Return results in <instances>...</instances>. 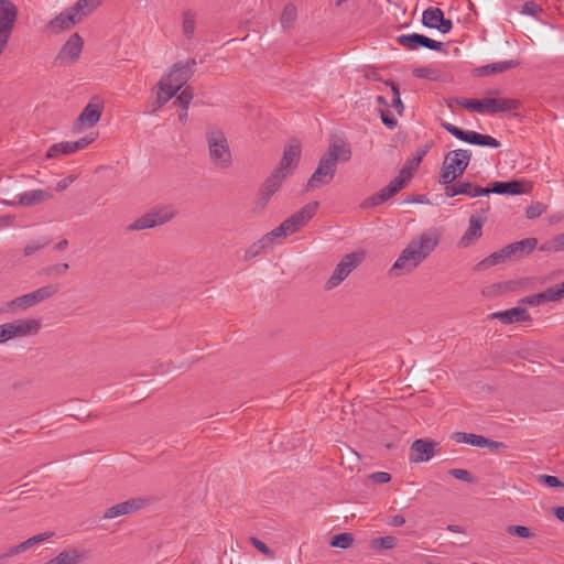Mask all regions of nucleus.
<instances>
[{"label":"nucleus","instance_id":"f257e3e1","mask_svg":"<svg viewBox=\"0 0 564 564\" xmlns=\"http://www.w3.org/2000/svg\"><path fill=\"white\" fill-rule=\"evenodd\" d=\"M441 232L430 228L414 237L402 250L390 273L401 276L415 270L440 245Z\"/></svg>","mask_w":564,"mask_h":564},{"label":"nucleus","instance_id":"f03ea898","mask_svg":"<svg viewBox=\"0 0 564 564\" xmlns=\"http://www.w3.org/2000/svg\"><path fill=\"white\" fill-rule=\"evenodd\" d=\"M471 159V152L465 149H457L449 151L443 161L438 183L441 185L452 184L457 177H459Z\"/></svg>","mask_w":564,"mask_h":564},{"label":"nucleus","instance_id":"7ed1b4c3","mask_svg":"<svg viewBox=\"0 0 564 564\" xmlns=\"http://www.w3.org/2000/svg\"><path fill=\"white\" fill-rule=\"evenodd\" d=\"M210 162L218 169L227 170L232 164L231 151L225 133L218 129L206 132Z\"/></svg>","mask_w":564,"mask_h":564},{"label":"nucleus","instance_id":"20e7f679","mask_svg":"<svg viewBox=\"0 0 564 564\" xmlns=\"http://www.w3.org/2000/svg\"><path fill=\"white\" fill-rule=\"evenodd\" d=\"M18 12V7L11 0H0V55L8 45Z\"/></svg>","mask_w":564,"mask_h":564},{"label":"nucleus","instance_id":"39448f33","mask_svg":"<svg viewBox=\"0 0 564 564\" xmlns=\"http://www.w3.org/2000/svg\"><path fill=\"white\" fill-rule=\"evenodd\" d=\"M362 259V252H351L346 254L326 281L325 289L333 290L337 288L361 263Z\"/></svg>","mask_w":564,"mask_h":564},{"label":"nucleus","instance_id":"423d86ee","mask_svg":"<svg viewBox=\"0 0 564 564\" xmlns=\"http://www.w3.org/2000/svg\"><path fill=\"white\" fill-rule=\"evenodd\" d=\"M442 128H444L448 133L454 135L460 141L467 142L469 144L480 145V147H489V148H499L500 142L489 135V134H481L477 131L471 130H463L449 122H442Z\"/></svg>","mask_w":564,"mask_h":564},{"label":"nucleus","instance_id":"0eeeda50","mask_svg":"<svg viewBox=\"0 0 564 564\" xmlns=\"http://www.w3.org/2000/svg\"><path fill=\"white\" fill-rule=\"evenodd\" d=\"M174 217V212L171 207H160L152 209L151 212L137 218L132 224L128 226V230H144L161 226L170 221Z\"/></svg>","mask_w":564,"mask_h":564},{"label":"nucleus","instance_id":"6e6552de","mask_svg":"<svg viewBox=\"0 0 564 564\" xmlns=\"http://www.w3.org/2000/svg\"><path fill=\"white\" fill-rule=\"evenodd\" d=\"M480 214H471L469 217V225L463 237L460 238L458 246L462 248H468L475 243L482 236V227L487 220L486 214L489 212V203H480Z\"/></svg>","mask_w":564,"mask_h":564},{"label":"nucleus","instance_id":"1a4fd4ad","mask_svg":"<svg viewBox=\"0 0 564 564\" xmlns=\"http://www.w3.org/2000/svg\"><path fill=\"white\" fill-rule=\"evenodd\" d=\"M196 64L195 58L177 62L162 79L180 90L193 77Z\"/></svg>","mask_w":564,"mask_h":564},{"label":"nucleus","instance_id":"9d476101","mask_svg":"<svg viewBox=\"0 0 564 564\" xmlns=\"http://www.w3.org/2000/svg\"><path fill=\"white\" fill-rule=\"evenodd\" d=\"M336 164L323 155L319 159L317 169L310 177L306 188L313 189L329 184L336 174Z\"/></svg>","mask_w":564,"mask_h":564},{"label":"nucleus","instance_id":"9b49d317","mask_svg":"<svg viewBox=\"0 0 564 564\" xmlns=\"http://www.w3.org/2000/svg\"><path fill=\"white\" fill-rule=\"evenodd\" d=\"M88 14H82V10H75V4L61 12L57 17L51 20L46 25V31L52 33H58L65 30H69L76 23L80 22Z\"/></svg>","mask_w":564,"mask_h":564},{"label":"nucleus","instance_id":"f8f14e48","mask_svg":"<svg viewBox=\"0 0 564 564\" xmlns=\"http://www.w3.org/2000/svg\"><path fill=\"white\" fill-rule=\"evenodd\" d=\"M397 42L409 51H416L420 47H425L440 52L444 48V43L420 33L401 34L397 37Z\"/></svg>","mask_w":564,"mask_h":564},{"label":"nucleus","instance_id":"ddd939ff","mask_svg":"<svg viewBox=\"0 0 564 564\" xmlns=\"http://www.w3.org/2000/svg\"><path fill=\"white\" fill-rule=\"evenodd\" d=\"M96 137H97V134L91 132L88 135H85V137L78 139L77 141H64V142L54 143L48 148V150L46 152V158L52 159V158H57L62 154L68 155V154L75 153V152L86 148L91 142H94Z\"/></svg>","mask_w":564,"mask_h":564},{"label":"nucleus","instance_id":"4468645a","mask_svg":"<svg viewBox=\"0 0 564 564\" xmlns=\"http://www.w3.org/2000/svg\"><path fill=\"white\" fill-rule=\"evenodd\" d=\"M83 39L79 34L74 33L61 47L58 54L55 57V62L59 65H70L75 63L83 51Z\"/></svg>","mask_w":564,"mask_h":564},{"label":"nucleus","instance_id":"2eb2a0df","mask_svg":"<svg viewBox=\"0 0 564 564\" xmlns=\"http://www.w3.org/2000/svg\"><path fill=\"white\" fill-rule=\"evenodd\" d=\"M319 203L312 202L303 206L299 212L294 213L292 216L283 220V224L286 226V230L290 235L296 232L302 227H304L308 220L313 218L318 209Z\"/></svg>","mask_w":564,"mask_h":564},{"label":"nucleus","instance_id":"dca6fc26","mask_svg":"<svg viewBox=\"0 0 564 564\" xmlns=\"http://www.w3.org/2000/svg\"><path fill=\"white\" fill-rule=\"evenodd\" d=\"M148 499L142 497H135L128 499L123 502L117 503L110 508H108L102 516V519H115L122 516L132 514L142 508H144L148 503Z\"/></svg>","mask_w":564,"mask_h":564},{"label":"nucleus","instance_id":"f3484780","mask_svg":"<svg viewBox=\"0 0 564 564\" xmlns=\"http://www.w3.org/2000/svg\"><path fill=\"white\" fill-rule=\"evenodd\" d=\"M422 23L430 29H436L441 33L446 34L451 32L453 22L445 19L444 12L440 8L430 7L423 11Z\"/></svg>","mask_w":564,"mask_h":564},{"label":"nucleus","instance_id":"a211bd4d","mask_svg":"<svg viewBox=\"0 0 564 564\" xmlns=\"http://www.w3.org/2000/svg\"><path fill=\"white\" fill-rule=\"evenodd\" d=\"M531 186L527 182L520 180H512L508 182L495 181L489 183L486 191L498 195H521L529 192Z\"/></svg>","mask_w":564,"mask_h":564},{"label":"nucleus","instance_id":"6ab92c4d","mask_svg":"<svg viewBox=\"0 0 564 564\" xmlns=\"http://www.w3.org/2000/svg\"><path fill=\"white\" fill-rule=\"evenodd\" d=\"M437 443L426 440L419 438L415 440L410 448V460L413 463H423L429 462L435 455V446Z\"/></svg>","mask_w":564,"mask_h":564},{"label":"nucleus","instance_id":"aec40b11","mask_svg":"<svg viewBox=\"0 0 564 564\" xmlns=\"http://www.w3.org/2000/svg\"><path fill=\"white\" fill-rule=\"evenodd\" d=\"M445 195L447 197H454L456 195L478 197L489 195V191H486V187L474 185L470 182H453L452 184L445 185Z\"/></svg>","mask_w":564,"mask_h":564},{"label":"nucleus","instance_id":"412c9836","mask_svg":"<svg viewBox=\"0 0 564 564\" xmlns=\"http://www.w3.org/2000/svg\"><path fill=\"white\" fill-rule=\"evenodd\" d=\"M327 159L337 165V162H348L351 158L349 143L341 138H333L328 145V151L324 154Z\"/></svg>","mask_w":564,"mask_h":564},{"label":"nucleus","instance_id":"4be33fe9","mask_svg":"<svg viewBox=\"0 0 564 564\" xmlns=\"http://www.w3.org/2000/svg\"><path fill=\"white\" fill-rule=\"evenodd\" d=\"M301 158V147L299 143L289 144L284 148L282 159L276 169L286 174H292L296 169Z\"/></svg>","mask_w":564,"mask_h":564},{"label":"nucleus","instance_id":"5701e85b","mask_svg":"<svg viewBox=\"0 0 564 564\" xmlns=\"http://www.w3.org/2000/svg\"><path fill=\"white\" fill-rule=\"evenodd\" d=\"M490 318L499 319L501 323L506 325L531 321L529 312L525 308L519 306L501 312L491 313Z\"/></svg>","mask_w":564,"mask_h":564},{"label":"nucleus","instance_id":"b1692460","mask_svg":"<svg viewBox=\"0 0 564 564\" xmlns=\"http://www.w3.org/2000/svg\"><path fill=\"white\" fill-rule=\"evenodd\" d=\"M52 198V194L44 189H31L18 195V202H7L4 204L9 206L21 205L24 207L35 206L44 200Z\"/></svg>","mask_w":564,"mask_h":564},{"label":"nucleus","instance_id":"393cba45","mask_svg":"<svg viewBox=\"0 0 564 564\" xmlns=\"http://www.w3.org/2000/svg\"><path fill=\"white\" fill-rule=\"evenodd\" d=\"M12 328L13 338L15 337H24L30 334H36L41 328V323L39 319L29 318V319H18L10 323Z\"/></svg>","mask_w":564,"mask_h":564},{"label":"nucleus","instance_id":"a878e982","mask_svg":"<svg viewBox=\"0 0 564 564\" xmlns=\"http://www.w3.org/2000/svg\"><path fill=\"white\" fill-rule=\"evenodd\" d=\"M487 112L498 113L511 110H518L521 102L513 98H487Z\"/></svg>","mask_w":564,"mask_h":564},{"label":"nucleus","instance_id":"bb28decb","mask_svg":"<svg viewBox=\"0 0 564 564\" xmlns=\"http://www.w3.org/2000/svg\"><path fill=\"white\" fill-rule=\"evenodd\" d=\"M536 238H525L507 245L510 258H521L530 254L538 247Z\"/></svg>","mask_w":564,"mask_h":564},{"label":"nucleus","instance_id":"cd10ccee","mask_svg":"<svg viewBox=\"0 0 564 564\" xmlns=\"http://www.w3.org/2000/svg\"><path fill=\"white\" fill-rule=\"evenodd\" d=\"M53 535H54L53 532H44V533L34 535L20 544L9 547V550L3 554V557H10V556L18 555L22 552H25L26 550L31 549L35 544L46 541Z\"/></svg>","mask_w":564,"mask_h":564},{"label":"nucleus","instance_id":"c85d7f7f","mask_svg":"<svg viewBox=\"0 0 564 564\" xmlns=\"http://www.w3.org/2000/svg\"><path fill=\"white\" fill-rule=\"evenodd\" d=\"M101 116V107L97 104H88L76 120L75 126H95Z\"/></svg>","mask_w":564,"mask_h":564},{"label":"nucleus","instance_id":"c756f323","mask_svg":"<svg viewBox=\"0 0 564 564\" xmlns=\"http://www.w3.org/2000/svg\"><path fill=\"white\" fill-rule=\"evenodd\" d=\"M508 259H511L507 249V246L498 251L492 252L475 265L476 271H485L497 264L503 263Z\"/></svg>","mask_w":564,"mask_h":564},{"label":"nucleus","instance_id":"7c9ffc66","mask_svg":"<svg viewBox=\"0 0 564 564\" xmlns=\"http://www.w3.org/2000/svg\"><path fill=\"white\" fill-rule=\"evenodd\" d=\"M455 105L462 106L465 109L478 113H484L487 111V98L479 99H467V98H453L447 101V107L453 109Z\"/></svg>","mask_w":564,"mask_h":564},{"label":"nucleus","instance_id":"2f4dec72","mask_svg":"<svg viewBox=\"0 0 564 564\" xmlns=\"http://www.w3.org/2000/svg\"><path fill=\"white\" fill-rule=\"evenodd\" d=\"M411 177L412 173L410 172V169L402 167L399 174L386 186L387 194H390L393 197L406 185Z\"/></svg>","mask_w":564,"mask_h":564},{"label":"nucleus","instance_id":"473e14b6","mask_svg":"<svg viewBox=\"0 0 564 564\" xmlns=\"http://www.w3.org/2000/svg\"><path fill=\"white\" fill-rule=\"evenodd\" d=\"M36 305L33 292L18 296L6 304L4 312H14L17 310H26Z\"/></svg>","mask_w":564,"mask_h":564},{"label":"nucleus","instance_id":"72a5a7b5","mask_svg":"<svg viewBox=\"0 0 564 564\" xmlns=\"http://www.w3.org/2000/svg\"><path fill=\"white\" fill-rule=\"evenodd\" d=\"M85 558V555L79 553L78 550H66L61 552L54 558L47 561L45 564H77Z\"/></svg>","mask_w":564,"mask_h":564},{"label":"nucleus","instance_id":"f704fd0d","mask_svg":"<svg viewBox=\"0 0 564 564\" xmlns=\"http://www.w3.org/2000/svg\"><path fill=\"white\" fill-rule=\"evenodd\" d=\"M289 176V174L282 172L279 169H274L271 174L265 178L262 183V187L273 194H275L281 187L283 181Z\"/></svg>","mask_w":564,"mask_h":564},{"label":"nucleus","instance_id":"c9c22d12","mask_svg":"<svg viewBox=\"0 0 564 564\" xmlns=\"http://www.w3.org/2000/svg\"><path fill=\"white\" fill-rule=\"evenodd\" d=\"M452 437L457 443H465L476 447H485L487 444V437L473 433L456 432Z\"/></svg>","mask_w":564,"mask_h":564},{"label":"nucleus","instance_id":"e433bc0d","mask_svg":"<svg viewBox=\"0 0 564 564\" xmlns=\"http://www.w3.org/2000/svg\"><path fill=\"white\" fill-rule=\"evenodd\" d=\"M554 301H555V297H554V294H553V290L551 288H549V289H546L545 291H543L541 293L529 295V296H525V297L521 299L520 303L527 304V305H530V306H538V305H541L543 303L554 302Z\"/></svg>","mask_w":564,"mask_h":564},{"label":"nucleus","instance_id":"4c0bfd02","mask_svg":"<svg viewBox=\"0 0 564 564\" xmlns=\"http://www.w3.org/2000/svg\"><path fill=\"white\" fill-rule=\"evenodd\" d=\"M518 65H519V62L514 61V59L496 62V63H491V64L482 66L480 68V73L484 75L502 73V72L509 70L511 68H514Z\"/></svg>","mask_w":564,"mask_h":564},{"label":"nucleus","instance_id":"58836bf2","mask_svg":"<svg viewBox=\"0 0 564 564\" xmlns=\"http://www.w3.org/2000/svg\"><path fill=\"white\" fill-rule=\"evenodd\" d=\"M158 87L160 89V91L158 93V96H156V102H158L159 107L164 106L178 91L175 87H173L171 84H167L163 79H161L158 83Z\"/></svg>","mask_w":564,"mask_h":564},{"label":"nucleus","instance_id":"ea45409f","mask_svg":"<svg viewBox=\"0 0 564 564\" xmlns=\"http://www.w3.org/2000/svg\"><path fill=\"white\" fill-rule=\"evenodd\" d=\"M288 236H290V232L286 230V226L282 221L276 228L265 234L262 238L263 241L267 242V246H270L271 248L275 242H279Z\"/></svg>","mask_w":564,"mask_h":564},{"label":"nucleus","instance_id":"a19ab883","mask_svg":"<svg viewBox=\"0 0 564 564\" xmlns=\"http://www.w3.org/2000/svg\"><path fill=\"white\" fill-rule=\"evenodd\" d=\"M539 250L546 253L564 251V232L541 243Z\"/></svg>","mask_w":564,"mask_h":564},{"label":"nucleus","instance_id":"79ce46f5","mask_svg":"<svg viewBox=\"0 0 564 564\" xmlns=\"http://www.w3.org/2000/svg\"><path fill=\"white\" fill-rule=\"evenodd\" d=\"M196 26V17L192 11L183 12V34L191 40L194 36Z\"/></svg>","mask_w":564,"mask_h":564},{"label":"nucleus","instance_id":"37998d69","mask_svg":"<svg viewBox=\"0 0 564 564\" xmlns=\"http://www.w3.org/2000/svg\"><path fill=\"white\" fill-rule=\"evenodd\" d=\"M274 194L264 189L262 186L259 189L258 196L253 202L252 210L254 213H261L269 204L271 197Z\"/></svg>","mask_w":564,"mask_h":564},{"label":"nucleus","instance_id":"c03bdc74","mask_svg":"<svg viewBox=\"0 0 564 564\" xmlns=\"http://www.w3.org/2000/svg\"><path fill=\"white\" fill-rule=\"evenodd\" d=\"M352 542H354L352 534L344 532V533L334 535L330 540V545L334 547H339V549L346 550L351 546Z\"/></svg>","mask_w":564,"mask_h":564},{"label":"nucleus","instance_id":"a18cd8bd","mask_svg":"<svg viewBox=\"0 0 564 564\" xmlns=\"http://www.w3.org/2000/svg\"><path fill=\"white\" fill-rule=\"evenodd\" d=\"M57 291H58L57 286L53 285V284H48V285L42 286V288L33 291L36 304L54 296L57 293Z\"/></svg>","mask_w":564,"mask_h":564},{"label":"nucleus","instance_id":"49530a36","mask_svg":"<svg viewBox=\"0 0 564 564\" xmlns=\"http://www.w3.org/2000/svg\"><path fill=\"white\" fill-rule=\"evenodd\" d=\"M397 543H398V539L392 535L376 538L371 541V549H373V550H380V549L390 550V549H393L397 545Z\"/></svg>","mask_w":564,"mask_h":564},{"label":"nucleus","instance_id":"de8ad7c7","mask_svg":"<svg viewBox=\"0 0 564 564\" xmlns=\"http://www.w3.org/2000/svg\"><path fill=\"white\" fill-rule=\"evenodd\" d=\"M296 20V8L294 4L289 3L284 7L281 14V24L284 29L290 28Z\"/></svg>","mask_w":564,"mask_h":564},{"label":"nucleus","instance_id":"09e8293b","mask_svg":"<svg viewBox=\"0 0 564 564\" xmlns=\"http://www.w3.org/2000/svg\"><path fill=\"white\" fill-rule=\"evenodd\" d=\"M392 196L387 194L386 187L381 188L378 193L371 195L365 200V206H378L387 200H389Z\"/></svg>","mask_w":564,"mask_h":564},{"label":"nucleus","instance_id":"8fccbe9b","mask_svg":"<svg viewBox=\"0 0 564 564\" xmlns=\"http://www.w3.org/2000/svg\"><path fill=\"white\" fill-rule=\"evenodd\" d=\"M267 248H270V246H267V242L263 241V238H260L246 250L245 260H251L256 258L261 253L262 250Z\"/></svg>","mask_w":564,"mask_h":564},{"label":"nucleus","instance_id":"3c124183","mask_svg":"<svg viewBox=\"0 0 564 564\" xmlns=\"http://www.w3.org/2000/svg\"><path fill=\"white\" fill-rule=\"evenodd\" d=\"M48 243H50V239H46V238H41L37 240L30 241L24 247L23 253L25 257H30V256L34 254L36 251L46 247Z\"/></svg>","mask_w":564,"mask_h":564},{"label":"nucleus","instance_id":"603ef678","mask_svg":"<svg viewBox=\"0 0 564 564\" xmlns=\"http://www.w3.org/2000/svg\"><path fill=\"white\" fill-rule=\"evenodd\" d=\"M102 0H78L75 3V10H82V14H90L101 4Z\"/></svg>","mask_w":564,"mask_h":564},{"label":"nucleus","instance_id":"864d4df0","mask_svg":"<svg viewBox=\"0 0 564 564\" xmlns=\"http://www.w3.org/2000/svg\"><path fill=\"white\" fill-rule=\"evenodd\" d=\"M194 94L191 87H186L181 91L180 95H177L176 99L174 100L175 105L181 106L182 108H188L191 105V101L193 100Z\"/></svg>","mask_w":564,"mask_h":564},{"label":"nucleus","instance_id":"5fc2aeb1","mask_svg":"<svg viewBox=\"0 0 564 564\" xmlns=\"http://www.w3.org/2000/svg\"><path fill=\"white\" fill-rule=\"evenodd\" d=\"M507 532L510 535H516L523 539L534 536V533L528 527L524 525H509L507 527Z\"/></svg>","mask_w":564,"mask_h":564},{"label":"nucleus","instance_id":"6e6d98bb","mask_svg":"<svg viewBox=\"0 0 564 564\" xmlns=\"http://www.w3.org/2000/svg\"><path fill=\"white\" fill-rule=\"evenodd\" d=\"M545 210H546V206L544 204L534 203V204H531L527 208L525 216L529 219H535V218H539Z\"/></svg>","mask_w":564,"mask_h":564},{"label":"nucleus","instance_id":"4d7b16f0","mask_svg":"<svg viewBox=\"0 0 564 564\" xmlns=\"http://www.w3.org/2000/svg\"><path fill=\"white\" fill-rule=\"evenodd\" d=\"M448 474L451 476H453L454 478L458 479V480H462V481H465V482H469V484L475 482V478L466 469L453 468V469L448 470Z\"/></svg>","mask_w":564,"mask_h":564},{"label":"nucleus","instance_id":"13d9d810","mask_svg":"<svg viewBox=\"0 0 564 564\" xmlns=\"http://www.w3.org/2000/svg\"><path fill=\"white\" fill-rule=\"evenodd\" d=\"M68 269H69L68 263L64 262V263L48 265V267L44 268L43 272L46 275H64Z\"/></svg>","mask_w":564,"mask_h":564},{"label":"nucleus","instance_id":"bf43d9fd","mask_svg":"<svg viewBox=\"0 0 564 564\" xmlns=\"http://www.w3.org/2000/svg\"><path fill=\"white\" fill-rule=\"evenodd\" d=\"M250 543L259 551L261 552L263 555H265L267 557L269 558H272L274 556V553L273 551L264 543L262 542L261 540H259L258 538L256 536H251L250 539Z\"/></svg>","mask_w":564,"mask_h":564},{"label":"nucleus","instance_id":"052dcab7","mask_svg":"<svg viewBox=\"0 0 564 564\" xmlns=\"http://www.w3.org/2000/svg\"><path fill=\"white\" fill-rule=\"evenodd\" d=\"M543 9L540 4L535 3L534 1H527L524 2L522 7V13L531 17H538L540 13H542Z\"/></svg>","mask_w":564,"mask_h":564},{"label":"nucleus","instance_id":"680f3d73","mask_svg":"<svg viewBox=\"0 0 564 564\" xmlns=\"http://www.w3.org/2000/svg\"><path fill=\"white\" fill-rule=\"evenodd\" d=\"M412 74L416 78L432 79V78H434L435 70L430 66H421V67L414 68Z\"/></svg>","mask_w":564,"mask_h":564},{"label":"nucleus","instance_id":"e2e57ef3","mask_svg":"<svg viewBox=\"0 0 564 564\" xmlns=\"http://www.w3.org/2000/svg\"><path fill=\"white\" fill-rule=\"evenodd\" d=\"M539 481L551 488L564 486V484L556 476L551 475H539Z\"/></svg>","mask_w":564,"mask_h":564},{"label":"nucleus","instance_id":"0e129e2a","mask_svg":"<svg viewBox=\"0 0 564 564\" xmlns=\"http://www.w3.org/2000/svg\"><path fill=\"white\" fill-rule=\"evenodd\" d=\"M380 118L382 123L389 128L394 129L398 126V120L393 117V115L389 110H380Z\"/></svg>","mask_w":564,"mask_h":564},{"label":"nucleus","instance_id":"69168bd1","mask_svg":"<svg viewBox=\"0 0 564 564\" xmlns=\"http://www.w3.org/2000/svg\"><path fill=\"white\" fill-rule=\"evenodd\" d=\"M512 282L495 283L482 291L484 295H494L497 292L506 291L510 288Z\"/></svg>","mask_w":564,"mask_h":564},{"label":"nucleus","instance_id":"338daca9","mask_svg":"<svg viewBox=\"0 0 564 564\" xmlns=\"http://www.w3.org/2000/svg\"><path fill=\"white\" fill-rule=\"evenodd\" d=\"M13 338L12 328L10 323L0 325V344H3Z\"/></svg>","mask_w":564,"mask_h":564},{"label":"nucleus","instance_id":"774afa93","mask_svg":"<svg viewBox=\"0 0 564 564\" xmlns=\"http://www.w3.org/2000/svg\"><path fill=\"white\" fill-rule=\"evenodd\" d=\"M369 478L377 484H387L391 480V475L386 471H376L372 473Z\"/></svg>","mask_w":564,"mask_h":564}]
</instances>
